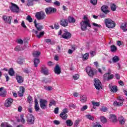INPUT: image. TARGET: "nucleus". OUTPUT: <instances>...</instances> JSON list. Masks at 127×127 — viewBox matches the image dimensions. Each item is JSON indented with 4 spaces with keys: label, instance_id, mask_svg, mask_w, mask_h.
I'll return each instance as SVG.
<instances>
[{
    "label": "nucleus",
    "instance_id": "1",
    "mask_svg": "<svg viewBox=\"0 0 127 127\" xmlns=\"http://www.w3.org/2000/svg\"><path fill=\"white\" fill-rule=\"evenodd\" d=\"M104 23L108 28H114L116 27V23L110 18L105 19Z\"/></svg>",
    "mask_w": 127,
    "mask_h": 127
},
{
    "label": "nucleus",
    "instance_id": "2",
    "mask_svg": "<svg viewBox=\"0 0 127 127\" xmlns=\"http://www.w3.org/2000/svg\"><path fill=\"white\" fill-rule=\"evenodd\" d=\"M88 26L89 27H91V24L90 23L89 20L82 21L80 22V27L82 31L87 30Z\"/></svg>",
    "mask_w": 127,
    "mask_h": 127
},
{
    "label": "nucleus",
    "instance_id": "3",
    "mask_svg": "<svg viewBox=\"0 0 127 127\" xmlns=\"http://www.w3.org/2000/svg\"><path fill=\"white\" fill-rule=\"evenodd\" d=\"M35 17L38 20H42L45 19L46 17V14L43 11H40V12H37L35 14Z\"/></svg>",
    "mask_w": 127,
    "mask_h": 127
},
{
    "label": "nucleus",
    "instance_id": "4",
    "mask_svg": "<svg viewBox=\"0 0 127 127\" xmlns=\"http://www.w3.org/2000/svg\"><path fill=\"white\" fill-rule=\"evenodd\" d=\"M68 113H69V110L67 108L64 109L63 111L60 114V118H61L62 120L66 121L68 118V114H67Z\"/></svg>",
    "mask_w": 127,
    "mask_h": 127
},
{
    "label": "nucleus",
    "instance_id": "5",
    "mask_svg": "<svg viewBox=\"0 0 127 127\" xmlns=\"http://www.w3.org/2000/svg\"><path fill=\"white\" fill-rule=\"evenodd\" d=\"M9 8L12 12H15V13L19 12V7L14 3L11 2Z\"/></svg>",
    "mask_w": 127,
    "mask_h": 127
},
{
    "label": "nucleus",
    "instance_id": "6",
    "mask_svg": "<svg viewBox=\"0 0 127 127\" xmlns=\"http://www.w3.org/2000/svg\"><path fill=\"white\" fill-rule=\"evenodd\" d=\"M27 123L29 125H34V121L35 120L33 115L31 114H28L26 116Z\"/></svg>",
    "mask_w": 127,
    "mask_h": 127
},
{
    "label": "nucleus",
    "instance_id": "7",
    "mask_svg": "<svg viewBox=\"0 0 127 127\" xmlns=\"http://www.w3.org/2000/svg\"><path fill=\"white\" fill-rule=\"evenodd\" d=\"M118 101H114L113 103L114 106L115 107H122L124 105V98L121 97H119L117 98Z\"/></svg>",
    "mask_w": 127,
    "mask_h": 127
},
{
    "label": "nucleus",
    "instance_id": "8",
    "mask_svg": "<svg viewBox=\"0 0 127 127\" xmlns=\"http://www.w3.org/2000/svg\"><path fill=\"white\" fill-rule=\"evenodd\" d=\"M45 11L47 15L52 14V13H55L57 11V9L54 7H47L45 9Z\"/></svg>",
    "mask_w": 127,
    "mask_h": 127
},
{
    "label": "nucleus",
    "instance_id": "9",
    "mask_svg": "<svg viewBox=\"0 0 127 127\" xmlns=\"http://www.w3.org/2000/svg\"><path fill=\"white\" fill-rule=\"evenodd\" d=\"M62 37L64 39H70L72 37V34L67 31L66 29H65L64 33L62 35Z\"/></svg>",
    "mask_w": 127,
    "mask_h": 127
},
{
    "label": "nucleus",
    "instance_id": "10",
    "mask_svg": "<svg viewBox=\"0 0 127 127\" xmlns=\"http://www.w3.org/2000/svg\"><path fill=\"white\" fill-rule=\"evenodd\" d=\"M94 82V86L97 90H101V89H102V84L98 79L95 78Z\"/></svg>",
    "mask_w": 127,
    "mask_h": 127
},
{
    "label": "nucleus",
    "instance_id": "11",
    "mask_svg": "<svg viewBox=\"0 0 127 127\" xmlns=\"http://www.w3.org/2000/svg\"><path fill=\"white\" fill-rule=\"evenodd\" d=\"M47 101L44 99H40V106L41 107V109H45L47 108Z\"/></svg>",
    "mask_w": 127,
    "mask_h": 127
},
{
    "label": "nucleus",
    "instance_id": "12",
    "mask_svg": "<svg viewBox=\"0 0 127 127\" xmlns=\"http://www.w3.org/2000/svg\"><path fill=\"white\" fill-rule=\"evenodd\" d=\"M2 18L5 22L8 23L9 24H11V19H12V17L7 16L5 15H3Z\"/></svg>",
    "mask_w": 127,
    "mask_h": 127
},
{
    "label": "nucleus",
    "instance_id": "13",
    "mask_svg": "<svg viewBox=\"0 0 127 127\" xmlns=\"http://www.w3.org/2000/svg\"><path fill=\"white\" fill-rule=\"evenodd\" d=\"M37 21L36 20V19L34 20V23L35 27H36L38 31H41V30L43 29V26L41 25L40 23H37Z\"/></svg>",
    "mask_w": 127,
    "mask_h": 127
},
{
    "label": "nucleus",
    "instance_id": "14",
    "mask_svg": "<svg viewBox=\"0 0 127 127\" xmlns=\"http://www.w3.org/2000/svg\"><path fill=\"white\" fill-rule=\"evenodd\" d=\"M12 103H13V99L11 98H9L5 100L4 106L6 107V108H8V107H10L12 105Z\"/></svg>",
    "mask_w": 127,
    "mask_h": 127
},
{
    "label": "nucleus",
    "instance_id": "15",
    "mask_svg": "<svg viewBox=\"0 0 127 127\" xmlns=\"http://www.w3.org/2000/svg\"><path fill=\"white\" fill-rule=\"evenodd\" d=\"M41 72L42 74H44V75H45L46 76L47 75H49V70L48 68L46 67V66L45 65H42L41 67Z\"/></svg>",
    "mask_w": 127,
    "mask_h": 127
},
{
    "label": "nucleus",
    "instance_id": "16",
    "mask_svg": "<svg viewBox=\"0 0 127 127\" xmlns=\"http://www.w3.org/2000/svg\"><path fill=\"white\" fill-rule=\"evenodd\" d=\"M60 24L62 26L64 27H66V26H68V20L64 18H61L60 22Z\"/></svg>",
    "mask_w": 127,
    "mask_h": 127
},
{
    "label": "nucleus",
    "instance_id": "17",
    "mask_svg": "<svg viewBox=\"0 0 127 127\" xmlns=\"http://www.w3.org/2000/svg\"><path fill=\"white\" fill-rule=\"evenodd\" d=\"M85 70L88 75H89L90 77H91V78H93V77H94L95 73H94L93 70H92V68H91L90 67H87L86 68Z\"/></svg>",
    "mask_w": 127,
    "mask_h": 127
},
{
    "label": "nucleus",
    "instance_id": "18",
    "mask_svg": "<svg viewBox=\"0 0 127 127\" xmlns=\"http://www.w3.org/2000/svg\"><path fill=\"white\" fill-rule=\"evenodd\" d=\"M109 6L106 5H103L101 7V11H103L105 14H108L110 12V10H108Z\"/></svg>",
    "mask_w": 127,
    "mask_h": 127
},
{
    "label": "nucleus",
    "instance_id": "19",
    "mask_svg": "<svg viewBox=\"0 0 127 127\" xmlns=\"http://www.w3.org/2000/svg\"><path fill=\"white\" fill-rule=\"evenodd\" d=\"M25 92V88L23 86H20L19 88V90L18 91V96L19 97H23V94Z\"/></svg>",
    "mask_w": 127,
    "mask_h": 127
},
{
    "label": "nucleus",
    "instance_id": "20",
    "mask_svg": "<svg viewBox=\"0 0 127 127\" xmlns=\"http://www.w3.org/2000/svg\"><path fill=\"white\" fill-rule=\"evenodd\" d=\"M55 74L59 75L61 74V67L59 66V64H56V66L54 68Z\"/></svg>",
    "mask_w": 127,
    "mask_h": 127
},
{
    "label": "nucleus",
    "instance_id": "21",
    "mask_svg": "<svg viewBox=\"0 0 127 127\" xmlns=\"http://www.w3.org/2000/svg\"><path fill=\"white\" fill-rule=\"evenodd\" d=\"M109 88L110 89V91L112 93H117L118 92V86L116 85L112 86V85L109 84Z\"/></svg>",
    "mask_w": 127,
    "mask_h": 127
},
{
    "label": "nucleus",
    "instance_id": "22",
    "mask_svg": "<svg viewBox=\"0 0 127 127\" xmlns=\"http://www.w3.org/2000/svg\"><path fill=\"white\" fill-rule=\"evenodd\" d=\"M16 79L18 83H19V84H21V83H23V77H22V76H19L18 75H16Z\"/></svg>",
    "mask_w": 127,
    "mask_h": 127
},
{
    "label": "nucleus",
    "instance_id": "23",
    "mask_svg": "<svg viewBox=\"0 0 127 127\" xmlns=\"http://www.w3.org/2000/svg\"><path fill=\"white\" fill-rule=\"evenodd\" d=\"M34 109L36 111V112H38L39 110H40V108H39V105H38V101H37V99H35V106Z\"/></svg>",
    "mask_w": 127,
    "mask_h": 127
},
{
    "label": "nucleus",
    "instance_id": "24",
    "mask_svg": "<svg viewBox=\"0 0 127 127\" xmlns=\"http://www.w3.org/2000/svg\"><path fill=\"white\" fill-rule=\"evenodd\" d=\"M118 121L121 125H124L126 124V120L124 118V117L120 116L118 118Z\"/></svg>",
    "mask_w": 127,
    "mask_h": 127
},
{
    "label": "nucleus",
    "instance_id": "25",
    "mask_svg": "<svg viewBox=\"0 0 127 127\" xmlns=\"http://www.w3.org/2000/svg\"><path fill=\"white\" fill-rule=\"evenodd\" d=\"M110 119L113 122V123H116L117 122V116L116 115L111 114L110 115Z\"/></svg>",
    "mask_w": 127,
    "mask_h": 127
},
{
    "label": "nucleus",
    "instance_id": "26",
    "mask_svg": "<svg viewBox=\"0 0 127 127\" xmlns=\"http://www.w3.org/2000/svg\"><path fill=\"white\" fill-rule=\"evenodd\" d=\"M67 21L69 23H75L76 22V19L73 17L68 16L67 18Z\"/></svg>",
    "mask_w": 127,
    "mask_h": 127
},
{
    "label": "nucleus",
    "instance_id": "27",
    "mask_svg": "<svg viewBox=\"0 0 127 127\" xmlns=\"http://www.w3.org/2000/svg\"><path fill=\"white\" fill-rule=\"evenodd\" d=\"M80 102L82 103H85L87 102V96L86 95H82L80 97Z\"/></svg>",
    "mask_w": 127,
    "mask_h": 127
},
{
    "label": "nucleus",
    "instance_id": "28",
    "mask_svg": "<svg viewBox=\"0 0 127 127\" xmlns=\"http://www.w3.org/2000/svg\"><path fill=\"white\" fill-rule=\"evenodd\" d=\"M110 48L111 52H116L118 50V48L115 45H111Z\"/></svg>",
    "mask_w": 127,
    "mask_h": 127
},
{
    "label": "nucleus",
    "instance_id": "29",
    "mask_svg": "<svg viewBox=\"0 0 127 127\" xmlns=\"http://www.w3.org/2000/svg\"><path fill=\"white\" fill-rule=\"evenodd\" d=\"M120 28H121V29H122L124 32L127 31V26L125 24L122 23L120 26Z\"/></svg>",
    "mask_w": 127,
    "mask_h": 127
},
{
    "label": "nucleus",
    "instance_id": "30",
    "mask_svg": "<svg viewBox=\"0 0 127 127\" xmlns=\"http://www.w3.org/2000/svg\"><path fill=\"white\" fill-rule=\"evenodd\" d=\"M65 123L67 127H72L73 126V122L71 120H66Z\"/></svg>",
    "mask_w": 127,
    "mask_h": 127
},
{
    "label": "nucleus",
    "instance_id": "31",
    "mask_svg": "<svg viewBox=\"0 0 127 127\" xmlns=\"http://www.w3.org/2000/svg\"><path fill=\"white\" fill-rule=\"evenodd\" d=\"M112 60L113 63H117V62H119V61H120V58L117 56H115L113 58Z\"/></svg>",
    "mask_w": 127,
    "mask_h": 127
},
{
    "label": "nucleus",
    "instance_id": "32",
    "mask_svg": "<svg viewBox=\"0 0 127 127\" xmlns=\"http://www.w3.org/2000/svg\"><path fill=\"white\" fill-rule=\"evenodd\" d=\"M22 50H24V49H23V48H22V47H21V46H17L14 48L15 51H22Z\"/></svg>",
    "mask_w": 127,
    "mask_h": 127
},
{
    "label": "nucleus",
    "instance_id": "33",
    "mask_svg": "<svg viewBox=\"0 0 127 127\" xmlns=\"http://www.w3.org/2000/svg\"><path fill=\"white\" fill-rule=\"evenodd\" d=\"M39 63H40V61L39 60V59H35L34 60V66L35 67H37V66L38 65V64H39Z\"/></svg>",
    "mask_w": 127,
    "mask_h": 127
},
{
    "label": "nucleus",
    "instance_id": "34",
    "mask_svg": "<svg viewBox=\"0 0 127 127\" xmlns=\"http://www.w3.org/2000/svg\"><path fill=\"white\" fill-rule=\"evenodd\" d=\"M109 75H111V72H107L104 74L103 79L104 81H108V77H109Z\"/></svg>",
    "mask_w": 127,
    "mask_h": 127
},
{
    "label": "nucleus",
    "instance_id": "35",
    "mask_svg": "<svg viewBox=\"0 0 127 127\" xmlns=\"http://www.w3.org/2000/svg\"><path fill=\"white\" fill-rule=\"evenodd\" d=\"M8 74L10 76H14V70H13V68H10L8 70Z\"/></svg>",
    "mask_w": 127,
    "mask_h": 127
},
{
    "label": "nucleus",
    "instance_id": "36",
    "mask_svg": "<svg viewBox=\"0 0 127 127\" xmlns=\"http://www.w3.org/2000/svg\"><path fill=\"white\" fill-rule=\"evenodd\" d=\"M20 120L22 124H25V119H24V115H21L20 116Z\"/></svg>",
    "mask_w": 127,
    "mask_h": 127
},
{
    "label": "nucleus",
    "instance_id": "37",
    "mask_svg": "<svg viewBox=\"0 0 127 127\" xmlns=\"http://www.w3.org/2000/svg\"><path fill=\"white\" fill-rule=\"evenodd\" d=\"M86 118L89 120V121H94L95 120V117L90 115H86Z\"/></svg>",
    "mask_w": 127,
    "mask_h": 127
},
{
    "label": "nucleus",
    "instance_id": "38",
    "mask_svg": "<svg viewBox=\"0 0 127 127\" xmlns=\"http://www.w3.org/2000/svg\"><path fill=\"white\" fill-rule=\"evenodd\" d=\"M100 121L103 124H106L107 123V118L104 116H101L100 117Z\"/></svg>",
    "mask_w": 127,
    "mask_h": 127
},
{
    "label": "nucleus",
    "instance_id": "39",
    "mask_svg": "<svg viewBox=\"0 0 127 127\" xmlns=\"http://www.w3.org/2000/svg\"><path fill=\"white\" fill-rule=\"evenodd\" d=\"M42 82L43 83H51V79H50V78H44Z\"/></svg>",
    "mask_w": 127,
    "mask_h": 127
},
{
    "label": "nucleus",
    "instance_id": "40",
    "mask_svg": "<svg viewBox=\"0 0 127 127\" xmlns=\"http://www.w3.org/2000/svg\"><path fill=\"white\" fill-rule=\"evenodd\" d=\"M45 33L44 32V31H41L40 32L39 35H37V37L39 39H40V38H41V37H42V36H44Z\"/></svg>",
    "mask_w": 127,
    "mask_h": 127
},
{
    "label": "nucleus",
    "instance_id": "41",
    "mask_svg": "<svg viewBox=\"0 0 127 127\" xmlns=\"http://www.w3.org/2000/svg\"><path fill=\"white\" fill-rule=\"evenodd\" d=\"M27 5H28V6H32V5H33V0H28Z\"/></svg>",
    "mask_w": 127,
    "mask_h": 127
},
{
    "label": "nucleus",
    "instance_id": "42",
    "mask_svg": "<svg viewBox=\"0 0 127 127\" xmlns=\"http://www.w3.org/2000/svg\"><path fill=\"white\" fill-rule=\"evenodd\" d=\"M40 54H41L40 52H35L33 53V56H34V57H38Z\"/></svg>",
    "mask_w": 127,
    "mask_h": 127
},
{
    "label": "nucleus",
    "instance_id": "43",
    "mask_svg": "<svg viewBox=\"0 0 127 127\" xmlns=\"http://www.w3.org/2000/svg\"><path fill=\"white\" fill-rule=\"evenodd\" d=\"M111 9L112 10V11H116V9H117V5L113 3L111 6Z\"/></svg>",
    "mask_w": 127,
    "mask_h": 127
},
{
    "label": "nucleus",
    "instance_id": "44",
    "mask_svg": "<svg viewBox=\"0 0 127 127\" xmlns=\"http://www.w3.org/2000/svg\"><path fill=\"white\" fill-rule=\"evenodd\" d=\"M92 104L94 107H99L100 106V102H96L95 101H92Z\"/></svg>",
    "mask_w": 127,
    "mask_h": 127
},
{
    "label": "nucleus",
    "instance_id": "45",
    "mask_svg": "<svg viewBox=\"0 0 127 127\" xmlns=\"http://www.w3.org/2000/svg\"><path fill=\"white\" fill-rule=\"evenodd\" d=\"M83 60H88L89 59V54L85 53L83 56Z\"/></svg>",
    "mask_w": 127,
    "mask_h": 127
},
{
    "label": "nucleus",
    "instance_id": "46",
    "mask_svg": "<svg viewBox=\"0 0 127 127\" xmlns=\"http://www.w3.org/2000/svg\"><path fill=\"white\" fill-rule=\"evenodd\" d=\"M56 105V102L55 101L53 100L50 102V104L49 105V108H51V107H52V106H55Z\"/></svg>",
    "mask_w": 127,
    "mask_h": 127
},
{
    "label": "nucleus",
    "instance_id": "47",
    "mask_svg": "<svg viewBox=\"0 0 127 127\" xmlns=\"http://www.w3.org/2000/svg\"><path fill=\"white\" fill-rule=\"evenodd\" d=\"M44 88L47 91H52V90H53V87H52V86L47 87V86H45Z\"/></svg>",
    "mask_w": 127,
    "mask_h": 127
},
{
    "label": "nucleus",
    "instance_id": "48",
    "mask_svg": "<svg viewBox=\"0 0 127 127\" xmlns=\"http://www.w3.org/2000/svg\"><path fill=\"white\" fill-rule=\"evenodd\" d=\"M108 109L107 107H105V106H102L100 108V111L101 112H107V111H108Z\"/></svg>",
    "mask_w": 127,
    "mask_h": 127
},
{
    "label": "nucleus",
    "instance_id": "49",
    "mask_svg": "<svg viewBox=\"0 0 127 127\" xmlns=\"http://www.w3.org/2000/svg\"><path fill=\"white\" fill-rule=\"evenodd\" d=\"M26 20H28L29 22H32V21H33V19L31 18V16L28 15L26 17Z\"/></svg>",
    "mask_w": 127,
    "mask_h": 127
},
{
    "label": "nucleus",
    "instance_id": "50",
    "mask_svg": "<svg viewBox=\"0 0 127 127\" xmlns=\"http://www.w3.org/2000/svg\"><path fill=\"white\" fill-rule=\"evenodd\" d=\"M114 77H115V75L114 74H110V75L109 74L107 78V81H110V80H112V79H114Z\"/></svg>",
    "mask_w": 127,
    "mask_h": 127
},
{
    "label": "nucleus",
    "instance_id": "51",
    "mask_svg": "<svg viewBox=\"0 0 127 127\" xmlns=\"http://www.w3.org/2000/svg\"><path fill=\"white\" fill-rule=\"evenodd\" d=\"M79 77H80V76L78 74H74L72 76L73 80H78V79H79Z\"/></svg>",
    "mask_w": 127,
    "mask_h": 127
},
{
    "label": "nucleus",
    "instance_id": "52",
    "mask_svg": "<svg viewBox=\"0 0 127 127\" xmlns=\"http://www.w3.org/2000/svg\"><path fill=\"white\" fill-rule=\"evenodd\" d=\"M87 109H88V106L84 105L80 109V111L81 112H84V111H86Z\"/></svg>",
    "mask_w": 127,
    "mask_h": 127
},
{
    "label": "nucleus",
    "instance_id": "53",
    "mask_svg": "<svg viewBox=\"0 0 127 127\" xmlns=\"http://www.w3.org/2000/svg\"><path fill=\"white\" fill-rule=\"evenodd\" d=\"M90 2L93 5H96L98 3V0H90Z\"/></svg>",
    "mask_w": 127,
    "mask_h": 127
},
{
    "label": "nucleus",
    "instance_id": "54",
    "mask_svg": "<svg viewBox=\"0 0 127 127\" xmlns=\"http://www.w3.org/2000/svg\"><path fill=\"white\" fill-rule=\"evenodd\" d=\"M23 72L26 74H29V73H30V70H29L28 68H25L23 69Z\"/></svg>",
    "mask_w": 127,
    "mask_h": 127
},
{
    "label": "nucleus",
    "instance_id": "55",
    "mask_svg": "<svg viewBox=\"0 0 127 127\" xmlns=\"http://www.w3.org/2000/svg\"><path fill=\"white\" fill-rule=\"evenodd\" d=\"M32 101V97H31V96H28V98H27L28 103H29V104H30Z\"/></svg>",
    "mask_w": 127,
    "mask_h": 127
},
{
    "label": "nucleus",
    "instance_id": "56",
    "mask_svg": "<svg viewBox=\"0 0 127 127\" xmlns=\"http://www.w3.org/2000/svg\"><path fill=\"white\" fill-rule=\"evenodd\" d=\"M54 112L55 113V114L57 115V114H58V113H59V108H58V107L55 108V110L54 111Z\"/></svg>",
    "mask_w": 127,
    "mask_h": 127
},
{
    "label": "nucleus",
    "instance_id": "57",
    "mask_svg": "<svg viewBox=\"0 0 127 127\" xmlns=\"http://www.w3.org/2000/svg\"><path fill=\"white\" fill-rule=\"evenodd\" d=\"M69 107H70V108H73V109H76V108H77V106L73 103L70 104L69 105Z\"/></svg>",
    "mask_w": 127,
    "mask_h": 127
},
{
    "label": "nucleus",
    "instance_id": "58",
    "mask_svg": "<svg viewBox=\"0 0 127 127\" xmlns=\"http://www.w3.org/2000/svg\"><path fill=\"white\" fill-rule=\"evenodd\" d=\"M54 4L55 5H57V6H60V2L56 0L54 2Z\"/></svg>",
    "mask_w": 127,
    "mask_h": 127
},
{
    "label": "nucleus",
    "instance_id": "59",
    "mask_svg": "<svg viewBox=\"0 0 127 127\" xmlns=\"http://www.w3.org/2000/svg\"><path fill=\"white\" fill-rule=\"evenodd\" d=\"M17 63L18 64H23V61L22 60V59H18L17 60Z\"/></svg>",
    "mask_w": 127,
    "mask_h": 127
},
{
    "label": "nucleus",
    "instance_id": "60",
    "mask_svg": "<svg viewBox=\"0 0 127 127\" xmlns=\"http://www.w3.org/2000/svg\"><path fill=\"white\" fill-rule=\"evenodd\" d=\"M54 27L56 29H59V28H60V26H59V24L57 23L54 24Z\"/></svg>",
    "mask_w": 127,
    "mask_h": 127
},
{
    "label": "nucleus",
    "instance_id": "61",
    "mask_svg": "<svg viewBox=\"0 0 127 127\" xmlns=\"http://www.w3.org/2000/svg\"><path fill=\"white\" fill-rule=\"evenodd\" d=\"M92 25H93V26H95V27H101V26H102L101 25L98 24L96 23H92Z\"/></svg>",
    "mask_w": 127,
    "mask_h": 127
},
{
    "label": "nucleus",
    "instance_id": "62",
    "mask_svg": "<svg viewBox=\"0 0 127 127\" xmlns=\"http://www.w3.org/2000/svg\"><path fill=\"white\" fill-rule=\"evenodd\" d=\"M54 125H56L57 126H58V125H60V122L58 120H55L54 121Z\"/></svg>",
    "mask_w": 127,
    "mask_h": 127
},
{
    "label": "nucleus",
    "instance_id": "63",
    "mask_svg": "<svg viewBox=\"0 0 127 127\" xmlns=\"http://www.w3.org/2000/svg\"><path fill=\"white\" fill-rule=\"evenodd\" d=\"M99 16H100V17H101V18H105V17H106V14H105L103 13H100L99 15Z\"/></svg>",
    "mask_w": 127,
    "mask_h": 127
},
{
    "label": "nucleus",
    "instance_id": "64",
    "mask_svg": "<svg viewBox=\"0 0 127 127\" xmlns=\"http://www.w3.org/2000/svg\"><path fill=\"white\" fill-rule=\"evenodd\" d=\"M79 124H80V121L79 120H76L74 123V127H78Z\"/></svg>",
    "mask_w": 127,
    "mask_h": 127
}]
</instances>
